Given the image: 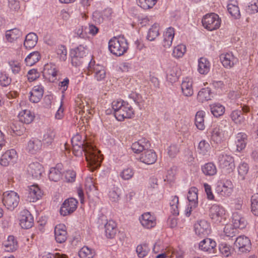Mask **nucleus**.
I'll use <instances>...</instances> for the list:
<instances>
[{
    "instance_id": "f257e3e1",
    "label": "nucleus",
    "mask_w": 258,
    "mask_h": 258,
    "mask_svg": "<svg viewBox=\"0 0 258 258\" xmlns=\"http://www.w3.org/2000/svg\"><path fill=\"white\" fill-rule=\"evenodd\" d=\"M73 153L76 156L85 154L88 162V167L90 171H94L97 168L96 158V146L94 144L86 142V145H72Z\"/></svg>"
},
{
    "instance_id": "f03ea898",
    "label": "nucleus",
    "mask_w": 258,
    "mask_h": 258,
    "mask_svg": "<svg viewBox=\"0 0 258 258\" xmlns=\"http://www.w3.org/2000/svg\"><path fill=\"white\" fill-rule=\"evenodd\" d=\"M114 111V116L120 121L125 119L133 118L135 115V110L133 107L126 101L121 99L114 100L111 104Z\"/></svg>"
},
{
    "instance_id": "7ed1b4c3",
    "label": "nucleus",
    "mask_w": 258,
    "mask_h": 258,
    "mask_svg": "<svg viewBox=\"0 0 258 258\" xmlns=\"http://www.w3.org/2000/svg\"><path fill=\"white\" fill-rule=\"evenodd\" d=\"M128 49V43L122 36L113 37L108 42V49L113 55L120 56L126 53Z\"/></svg>"
},
{
    "instance_id": "20e7f679",
    "label": "nucleus",
    "mask_w": 258,
    "mask_h": 258,
    "mask_svg": "<svg viewBox=\"0 0 258 258\" xmlns=\"http://www.w3.org/2000/svg\"><path fill=\"white\" fill-rule=\"evenodd\" d=\"M208 214L212 222L217 225L225 222L228 217L225 208L217 204H211L208 205Z\"/></svg>"
},
{
    "instance_id": "39448f33",
    "label": "nucleus",
    "mask_w": 258,
    "mask_h": 258,
    "mask_svg": "<svg viewBox=\"0 0 258 258\" xmlns=\"http://www.w3.org/2000/svg\"><path fill=\"white\" fill-rule=\"evenodd\" d=\"M98 223L104 225V235L107 239H113L118 232L117 224L113 220H107V217L103 214L98 219Z\"/></svg>"
},
{
    "instance_id": "423d86ee",
    "label": "nucleus",
    "mask_w": 258,
    "mask_h": 258,
    "mask_svg": "<svg viewBox=\"0 0 258 258\" xmlns=\"http://www.w3.org/2000/svg\"><path fill=\"white\" fill-rule=\"evenodd\" d=\"M227 129L228 127L222 123L213 125L211 133V141L219 144L227 140L229 137Z\"/></svg>"
},
{
    "instance_id": "0eeeda50",
    "label": "nucleus",
    "mask_w": 258,
    "mask_h": 258,
    "mask_svg": "<svg viewBox=\"0 0 258 258\" xmlns=\"http://www.w3.org/2000/svg\"><path fill=\"white\" fill-rule=\"evenodd\" d=\"M218 164L219 168L225 173H230L235 169L234 159L230 154L222 153L217 158Z\"/></svg>"
},
{
    "instance_id": "6e6552de",
    "label": "nucleus",
    "mask_w": 258,
    "mask_h": 258,
    "mask_svg": "<svg viewBox=\"0 0 258 258\" xmlns=\"http://www.w3.org/2000/svg\"><path fill=\"white\" fill-rule=\"evenodd\" d=\"M202 22L206 29L212 31L219 28L221 20L217 14L212 13L205 15L202 19Z\"/></svg>"
},
{
    "instance_id": "1a4fd4ad",
    "label": "nucleus",
    "mask_w": 258,
    "mask_h": 258,
    "mask_svg": "<svg viewBox=\"0 0 258 258\" xmlns=\"http://www.w3.org/2000/svg\"><path fill=\"white\" fill-rule=\"evenodd\" d=\"M234 189V185L230 179H222L217 182L215 188L216 192L220 196L223 197H230Z\"/></svg>"
},
{
    "instance_id": "9d476101",
    "label": "nucleus",
    "mask_w": 258,
    "mask_h": 258,
    "mask_svg": "<svg viewBox=\"0 0 258 258\" xmlns=\"http://www.w3.org/2000/svg\"><path fill=\"white\" fill-rule=\"evenodd\" d=\"M19 201L18 194L14 191H7L3 194V203L8 210H14L18 206Z\"/></svg>"
},
{
    "instance_id": "9b49d317",
    "label": "nucleus",
    "mask_w": 258,
    "mask_h": 258,
    "mask_svg": "<svg viewBox=\"0 0 258 258\" xmlns=\"http://www.w3.org/2000/svg\"><path fill=\"white\" fill-rule=\"evenodd\" d=\"M139 220L142 226L146 229H151L155 228L157 223L156 215L150 212L142 214Z\"/></svg>"
},
{
    "instance_id": "f8f14e48",
    "label": "nucleus",
    "mask_w": 258,
    "mask_h": 258,
    "mask_svg": "<svg viewBox=\"0 0 258 258\" xmlns=\"http://www.w3.org/2000/svg\"><path fill=\"white\" fill-rule=\"evenodd\" d=\"M219 58L223 67L226 69H232L239 63L238 58L231 52L223 53Z\"/></svg>"
},
{
    "instance_id": "ddd939ff",
    "label": "nucleus",
    "mask_w": 258,
    "mask_h": 258,
    "mask_svg": "<svg viewBox=\"0 0 258 258\" xmlns=\"http://www.w3.org/2000/svg\"><path fill=\"white\" fill-rule=\"evenodd\" d=\"M194 230L196 235L201 237L208 236L212 231L210 223L205 220L197 221L195 224Z\"/></svg>"
},
{
    "instance_id": "4468645a",
    "label": "nucleus",
    "mask_w": 258,
    "mask_h": 258,
    "mask_svg": "<svg viewBox=\"0 0 258 258\" xmlns=\"http://www.w3.org/2000/svg\"><path fill=\"white\" fill-rule=\"evenodd\" d=\"M234 245L238 251L241 253L248 252L251 248L250 239L245 235H240L237 237L235 241Z\"/></svg>"
},
{
    "instance_id": "2eb2a0df",
    "label": "nucleus",
    "mask_w": 258,
    "mask_h": 258,
    "mask_svg": "<svg viewBox=\"0 0 258 258\" xmlns=\"http://www.w3.org/2000/svg\"><path fill=\"white\" fill-rule=\"evenodd\" d=\"M74 33L79 38L86 39L88 38V34L94 36L97 33V27L93 24H89L88 27L79 26L75 29Z\"/></svg>"
},
{
    "instance_id": "dca6fc26",
    "label": "nucleus",
    "mask_w": 258,
    "mask_h": 258,
    "mask_svg": "<svg viewBox=\"0 0 258 258\" xmlns=\"http://www.w3.org/2000/svg\"><path fill=\"white\" fill-rule=\"evenodd\" d=\"M77 205L78 202L74 198H69L66 200L60 207V214L66 216L73 213L76 211Z\"/></svg>"
},
{
    "instance_id": "f3484780",
    "label": "nucleus",
    "mask_w": 258,
    "mask_h": 258,
    "mask_svg": "<svg viewBox=\"0 0 258 258\" xmlns=\"http://www.w3.org/2000/svg\"><path fill=\"white\" fill-rule=\"evenodd\" d=\"M157 159V155L156 152L152 150H145L141 153L137 160L146 165H152L156 162Z\"/></svg>"
},
{
    "instance_id": "a211bd4d",
    "label": "nucleus",
    "mask_w": 258,
    "mask_h": 258,
    "mask_svg": "<svg viewBox=\"0 0 258 258\" xmlns=\"http://www.w3.org/2000/svg\"><path fill=\"white\" fill-rule=\"evenodd\" d=\"M17 157V153L15 149L8 150L2 155L0 159V164L3 166H8L10 164H14Z\"/></svg>"
},
{
    "instance_id": "6ab92c4d",
    "label": "nucleus",
    "mask_w": 258,
    "mask_h": 258,
    "mask_svg": "<svg viewBox=\"0 0 258 258\" xmlns=\"http://www.w3.org/2000/svg\"><path fill=\"white\" fill-rule=\"evenodd\" d=\"M184 253L180 249L172 247H167L161 253L156 256L155 258H183Z\"/></svg>"
},
{
    "instance_id": "aec40b11",
    "label": "nucleus",
    "mask_w": 258,
    "mask_h": 258,
    "mask_svg": "<svg viewBox=\"0 0 258 258\" xmlns=\"http://www.w3.org/2000/svg\"><path fill=\"white\" fill-rule=\"evenodd\" d=\"M216 241L211 238H206L201 241L199 243V249L208 253H215L216 252Z\"/></svg>"
},
{
    "instance_id": "412c9836",
    "label": "nucleus",
    "mask_w": 258,
    "mask_h": 258,
    "mask_svg": "<svg viewBox=\"0 0 258 258\" xmlns=\"http://www.w3.org/2000/svg\"><path fill=\"white\" fill-rule=\"evenodd\" d=\"M33 223V217L29 211L23 210L21 212L20 225L22 228L29 229L32 227Z\"/></svg>"
},
{
    "instance_id": "4be33fe9",
    "label": "nucleus",
    "mask_w": 258,
    "mask_h": 258,
    "mask_svg": "<svg viewBox=\"0 0 258 258\" xmlns=\"http://www.w3.org/2000/svg\"><path fill=\"white\" fill-rule=\"evenodd\" d=\"M121 190L119 187L113 184L108 188L107 196L109 201L112 203H117L120 200Z\"/></svg>"
},
{
    "instance_id": "5701e85b",
    "label": "nucleus",
    "mask_w": 258,
    "mask_h": 258,
    "mask_svg": "<svg viewBox=\"0 0 258 258\" xmlns=\"http://www.w3.org/2000/svg\"><path fill=\"white\" fill-rule=\"evenodd\" d=\"M180 75V70L176 64L170 66L166 71V79L170 83L173 84L177 82Z\"/></svg>"
},
{
    "instance_id": "b1692460",
    "label": "nucleus",
    "mask_w": 258,
    "mask_h": 258,
    "mask_svg": "<svg viewBox=\"0 0 258 258\" xmlns=\"http://www.w3.org/2000/svg\"><path fill=\"white\" fill-rule=\"evenodd\" d=\"M193 80L191 78H184L181 84L182 94L186 97L191 96L194 94Z\"/></svg>"
},
{
    "instance_id": "393cba45",
    "label": "nucleus",
    "mask_w": 258,
    "mask_h": 258,
    "mask_svg": "<svg viewBox=\"0 0 258 258\" xmlns=\"http://www.w3.org/2000/svg\"><path fill=\"white\" fill-rule=\"evenodd\" d=\"M54 236L58 243H61L66 241L68 234L66 227L64 224H60L55 227Z\"/></svg>"
},
{
    "instance_id": "a878e982",
    "label": "nucleus",
    "mask_w": 258,
    "mask_h": 258,
    "mask_svg": "<svg viewBox=\"0 0 258 258\" xmlns=\"http://www.w3.org/2000/svg\"><path fill=\"white\" fill-rule=\"evenodd\" d=\"M43 193L37 185H32L29 187L27 200L30 202H35L39 200Z\"/></svg>"
},
{
    "instance_id": "bb28decb",
    "label": "nucleus",
    "mask_w": 258,
    "mask_h": 258,
    "mask_svg": "<svg viewBox=\"0 0 258 258\" xmlns=\"http://www.w3.org/2000/svg\"><path fill=\"white\" fill-rule=\"evenodd\" d=\"M232 223L236 228L244 229L247 225V221L240 212H233L232 217Z\"/></svg>"
},
{
    "instance_id": "cd10ccee",
    "label": "nucleus",
    "mask_w": 258,
    "mask_h": 258,
    "mask_svg": "<svg viewBox=\"0 0 258 258\" xmlns=\"http://www.w3.org/2000/svg\"><path fill=\"white\" fill-rule=\"evenodd\" d=\"M43 87L41 85H36L33 87L30 92L29 100L33 103L40 101L43 95Z\"/></svg>"
},
{
    "instance_id": "c85d7f7f",
    "label": "nucleus",
    "mask_w": 258,
    "mask_h": 258,
    "mask_svg": "<svg viewBox=\"0 0 258 258\" xmlns=\"http://www.w3.org/2000/svg\"><path fill=\"white\" fill-rule=\"evenodd\" d=\"M175 35V30L172 27H169L166 29L163 33L162 45L165 48H169L172 44Z\"/></svg>"
},
{
    "instance_id": "c756f323",
    "label": "nucleus",
    "mask_w": 258,
    "mask_h": 258,
    "mask_svg": "<svg viewBox=\"0 0 258 258\" xmlns=\"http://www.w3.org/2000/svg\"><path fill=\"white\" fill-rule=\"evenodd\" d=\"M28 171L34 178H39L44 172V168L39 163L33 162L29 165Z\"/></svg>"
},
{
    "instance_id": "7c9ffc66",
    "label": "nucleus",
    "mask_w": 258,
    "mask_h": 258,
    "mask_svg": "<svg viewBox=\"0 0 258 258\" xmlns=\"http://www.w3.org/2000/svg\"><path fill=\"white\" fill-rule=\"evenodd\" d=\"M62 166L61 164H57L55 167L50 169L48 177L50 180L57 182L61 178L62 175Z\"/></svg>"
},
{
    "instance_id": "2f4dec72",
    "label": "nucleus",
    "mask_w": 258,
    "mask_h": 258,
    "mask_svg": "<svg viewBox=\"0 0 258 258\" xmlns=\"http://www.w3.org/2000/svg\"><path fill=\"white\" fill-rule=\"evenodd\" d=\"M211 63L206 57H201L198 59V71L202 75L207 74L210 70Z\"/></svg>"
},
{
    "instance_id": "473e14b6",
    "label": "nucleus",
    "mask_w": 258,
    "mask_h": 258,
    "mask_svg": "<svg viewBox=\"0 0 258 258\" xmlns=\"http://www.w3.org/2000/svg\"><path fill=\"white\" fill-rule=\"evenodd\" d=\"M148 144L147 140L143 138L133 143L131 149L135 153H142L148 147Z\"/></svg>"
},
{
    "instance_id": "72a5a7b5",
    "label": "nucleus",
    "mask_w": 258,
    "mask_h": 258,
    "mask_svg": "<svg viewBox=\"0 0 258 258\" xmlns=\"http://www.w3.org/2000/svg\"><path fill=\"white\" fill-rule=\"evenodd\" d=\"M58 70L54 64L47 63L44 67V74L49 79L52 81L55 80L57 75Z\"/></svg>"
},
{
    "instance_id": "f704fd0d",
    "label": "nucleus",
    "mask_w": 258,
    "mask_h": 258,
    "mask_svg": "<svg viewBox=\"0 0 258 258\" xmlns=\"http://www.w3.org/2000/svg\"><path fill=\"white\" fill-rule=\"evenodd\" d=\"M24 131V127L19 121H13L10 125L9 132L12 136H21Z\"/></svg>"
},
{
    "instance_id": "c9c22d12",
    "label": "nucleus",
    "mask_w": 258,
    "mask_h": 258,
    "mask_svg": "<svg viewBox=\"0 0 258 258\" xmlns=\"http://www.w3.org/2000/svg\"><path fill=\"white\" fill-rule=\"evenodd\" d=\"M235 144L236 150L238 152L242 151L247 144V135L244 133H239L236 136Z\"/></svg>"
},
{
    "instance_id": "e433bc0d",
    "label": "nucleus",
    "mask_w": 258,
    "mask_h": 258,
    "mask_svg": "<svg viewBox=\"0 0 258 258\" xmlns=\"http://www.w3.org/2000/svg\"><path fill=\"white\" fill-rule=\"evenodd\" d=\"M3 245L7 251L13 252L18 248V242L14 236L10 235L3 243Z\"/></svg>"
},
{
    "instance_id": "4c0bfd02",
    "label": "nucleus",
    "mask_w": 258,
    "mask_h": 258,
    "mask_svg": "<svg viewBox=\"0 0 258 258\" xmlns=\"http://www.w3.org/2000/svg\"><path fill=\"white\" fill-rule=\"evenodd\" d=\"M206 112L204 110L198 111L195 115V124L198 129L203 131L205 129V118Z\"/></svg>"
},
{
    "instance_id": "58836bf2",
    "label": "nucleus",
    "mask_w": 258,
    "mask_h": 258,
    "mask_svg": "<svg viewBox=\"0 0 258 258\" xmlns=\"http://www.w3.org/2000/svg\"><path fill=\"white\" fill-rule=\"evenodd\" d=\"M18 117L20 122L26 124H29L33 120L35 116L34 114L30 110L25 109L19 113Z\"/></svg>"
},
{
    "instance_id": "ea45409f",
    "label": "nucleus",
    "mask_w": 258,
    "mask_h": 258,
    "mask_svg": "<svg viewBox=\"0 0 258 258\" xmlns=\"http://www.w3.org/2000/svg\"><path fill=\"white\" fill-rule=\"evenodd\" d=\"M22 36V32L17 28H14L6 32V39L11 43L16 41L18 38Z\"/></svg>"
},
{
    "instance_id": "a19ab883",
    "label": "nucleus",
    "mask_w": 258,
    "mask_h": 258,
    "mask_svg": "<svg viewBox=\"0 0 258 258\" xmlns=\"http://www.w3.org/2000/svg\"><path fill=\"white\" fill-rule=\"evenodd\" d=\"M209 106L212 114L216 117H220L225 113L224 106L219 103H213L211 104Z\"/></svg>"
},
{
    "instance_id": "79ce46f5",
    "label": "nucleus",
    "mask_w": 258,
    "mask_h": 258,
    "mask_svg": "<svg viewBox=\"0 0 258 258\" xmlns=\"http://www.w3.org/2000/svg\"><path fill=\"white\" fill-rule=\"evenodd\" d=\"M230 117L232 121L237 125H241L245 120V117L241 113V111L238 109L233 110L230 114Z\"/></svg>"
},
{
    "instance_id": "37998d69",
    "label": "nucleus",
    "mask_w": 258,
    "mask_h": 258,
    "mask_svg": "<svg viewBox=\"0 0 258 258\" xmlns=\"http://www.w3.org/2000/svg\"><path fill=\"white\" fill-rule=\"evenodd\" d=\"M38 40V37L34 33H30L25 37L24 45L27 49H31L36 44Z\"/></svg>"
},
{
    "instance_id": "c03bdc74",
    "label": "nucleus",
    "mask_w": 258,
    "mask_h": 258,
    "mask_svg": "<svg viewBox=\"0 0 258 258\" xmlns=\"http://www.w3.org/2000/svg\"><path fill=\"white\" fill-rule=\"evenodd\" d=\"M212 98V92L210 88L207 87L202 88L198 92L197 99L199 102H204L210 100Z\"/></svg>"
},
{
    "instance_id": "a18cd8bd",
    "label": "nucleus",
    "mask_w": 258,
    "mask_h": 258,
    "mask_svg": "<svg viewBox=\"0 0 258 258\" xmlns=\"http://www.w3.org/2000/svg\"><path fill=\"white\" fill-rule=\"evenodd\" d=\"M95 180L93 177H88L85 181V188L86 193L90 197L91 195H94L97 189Z\"/></svg>"
},
{
    "instance_id": "49530a36",
    "label": "nucleus",
    "mask_w": 258,
    "mask_h": 258,
    "mask_svg": "<svg viewBox=\"0 0 258 258\" xmlns=\"http://www.w3.org/2000/svg\"><path fill=\"white\" fill-rule=\"evenodd\" d=\"M159 30V25L157 23L154 24L148 30L147 39L150 41L155 40L160 34Z\"/></svg>"
},
{
    "instance_id": "de8ad7c7",
    "label": "nucleus",
    "mask_w": 258,
    "mask_h": 258,
    "mask_svg": "<svg viewBox=\"0 0 258 258\" xmlns=\"http://www.w3.org/2000/svg\"><path fill=\"white\" fill-rule=\"evenodd\" d=\"M202 171L207 176L215 175L217 172L216 165L212 162L206 163L202 166Z\"/></svg>"
},
{
    "instance_id": "09e8293b",
    "label": "nucleus",
    "mask_w": 258,
    "mask_h": 258,
    "mask_svg": "<svg viewBox=\"0 0 258 258\" xmlns=\"http://www.w3.org/2000/svg\"><path fill=\"white\" fill-rule=\"evenodd\" d=\"M169 205L171 213L177 216L179 213V198L177 196H172L170 200Z\"/></svg>"
},
{
    "instance_id": "8fccbe9b",
    "label": "nucleus",
    "mask_w": 258,
    "mask_h": 258,
    "mask_svg": "<svg viewBox=\"0 0 258 258\" xmlns=\"http://www.w3.org/2000/svg\"><path fill=\"white\" fill-rule=\"evenodd\" d=\"M135 170L131 167L124 168L119 174V176L123 180H129L134 176Z\"/></svg>"
},
{
    "instance_id": "3c124183",
    "label": "nucleus",
    "mask_w": 258,
    "mask_h": 258,
    "mask_svg": "<svg viewBox=\"0 0 258 258\" xmlns=\"http://www.w3.org/2000/svg\"><path fill=\"white\" fill-rule=\"evenodd\" d=\"M40 54L38 51H34L30 53L25 58L26 65L32 66L39 61L40 58Z\"/></svg>"
},
{
    "instance_id": "603ef678",
    "label": "nucleus",
    "mask_w": 258,
    "mask_h": 258,
    "mask_svg": "<svg viewBox=\"0 0 258 258\" xmlns=\"http://www.w3.org/2000/svg\"><path fill=\"white\" fill-rule=\"evenodd\" d=\"M150 249L146 243L139 244L136 248V252L139 257L144 258L147 256L149 252Z\"/></svg>"
},
{
    "instance_id": "864d4df0",
    "label": "nucleus",
    "mask_w": 258,
    "mask_h": 258,
    "mask_svg": "<svg viewBox=\"0 0 258 258\" xmlns=\"http://www.w3.org/2000/svg\"><path fill=\"white\" fill-rule=\"evenodd\" d=\"M128 97L135 102L140 109L144 107L145 100L140 94L133 92L129 94Z\"/></svg>"
},
{
    "instance_id": "5fc2aeb1",
    "label": "nucleus",
    "mask_w": 258,
    "mask_h": 258,
    "mask_svg": "<svg viewBox=\"0 0 258 258\" xmlns=\"http://www.w3.org/2000/svg\"><path fill=\"white\" fill-rule=\"evenodd\" d=\"M41 147V143L38 140H30L27 147V150L31 154H35L39 151Z\"/></svg>"
},
{
    "instance_id": "6e6d98bb",
    "label": "nucleus",
    "mask_w": 258,
    "mask_h": 258,
    "mask_svg": "<svg viewBox=\"0 0 258 258\" xmlns=\"http://www.w3.org/2000/svg\"><path fill=\"white\" fill-rule=\"evenodd\" d=\"M186 51V46L183 44H180L173 48L172 55L176 58H181L184 55Z\"/></svg>"
},
{
    "instance_id": "4d7b16f0",
    "label": "nucleus",
    "mask_w": 258,
    "mask_h": 258,
    "mask_svg": "<svg viewBox=\"0 0 258 258\" xmlns=\"http://www.w3.org/2000/svg\"><path fill=\"white\" fill-rule=\"evenodd\" d=\"M198 189L196 187H190L187 192V199L188 203H196L198 202Z\"/></svg>"
},
{
    "instance_id": "13d9d810",
    "label": "nucleus",
    "mask_w": 258,
    "mask_h": 258,
    "mask_svg": "<svg viewBox=\"0 0 258 258\" xmlns=\"http://www.w3.org/2000/svg\"><path fill=\"white\" fill-rule=\"evenodd\" d=\"M158 0H137L139 6L144 10H148L153 8Z\"/></svg>"
},
{
    "instance_id": "bf43d9fd",
    "label": "nucleus",
    "mask_w": 258,
    "mask_h": 258,
    "mask_svg": "<svg viewBox=\"0 0 258 258\" xmlns=\"http://www.w3.org/2000/svg\"><path fill=\"white\" fill-rule=\"evenodd\" d=\"M219 249L220 253L224 257L229 256L233 252L232 247L225 243L220 244Z\"/></svg>"
},
{
    "instance_id": "052dcab7",
    "label": "nucleus",
    "mask_w": 258,
    "mask_h": 258,
    "mask_svg": "<svg viewBox=\"0 0 258 258\" xmlns=\"http://www.w3.org/2000/svg\"><path fill=\"white\" fill-rule=\"evenodd\" d=\"M210 144L206 140L201 141L198 147V151L203 155L207 154L210 150Z\"/></svg>"
},
{
    "instance_id": "680f3d73",
    "label": "nucleus",
    "mask_w": 258,
    "mask_h": 258,
    "mask_svg": "<svg viewBox=\"0 0 258 258\" xmlns=\"http://www.w3.org/2000/svg\"><path fill=\"white\" fill-rule=\"evenodd\" d=\"M237 170L238 175L240 176L241 178L243 180L245 179V176L248 172V165L244 162H241L238 165Z\"/></svg>"
},
{
    "instance_id": "e2e57ef3",
    "label": "nucleus",
    "mask_w": 258,
    "mask_h": 258,
    "mask_svg": "<svg viewBox=\"0 0 258 258\" xmlns=\"http://www.w3.org/2000/svg\"><path fill=\"white\" fill-rule=\"evenodd\" d=\"M87 47L84 44H80L78 47L72 49L70 52L84 58L86 55Z\"/></svg>"
},
{
    "instance_id": "0e129e2a",
    "label": "nucleus",
    "mask_w": 258,
    "mask_h": 258,
    "mask_svg": "<svg viewBox=\"0 0 258 258\" xmlns=\"http://www.w3.org/2000/svg\"><path fill=\"white\" fill-rule=\"evenodd\" d=\"M175 179L176 177L175 171L172 169L168 170L164 177V181L170 185H172L174 183Z\"/></svg>"
},
{
    "instance_id": "69168bd1",
    "label": "nucleus",
    "mask_w": 258,
    "mask_h": 258,
    "mask_svg": "<svg viewBox=\"0 0 258 258\" xmlns=\"http://www.w3.org/2000/svg\"><path fill=\"white\" fill-rule=\"evenodd\" d=\"M199 203H188L186 205L185 209L184 214L187 217H189L191 215H194L195 217V210L197 208Z\"/></svg>"
},
{
    "instance_id": "338daca9",
    "label": "nucleus",
    "mask_w": 258,
    "mask_h": 258,
    "mask_svg": "<svg viewBox=\"0 0 258 258\" xmlns=\"http://www.w3.org/2000/svg\"><path fill=\"white\" fill-rule=\"evenodd\" d=\"M94 252L87 246H84L79 251V255L81 258H92Z\"/></svg>"
},
{
    "instance_id": "774afa93",
    "label": "nucleus",
    "mask_w": 258,
    "mask_h": 258,
    "mask_svg": "<svg viewBox=\"0 0 258 258\" xmlns=\"http://www.w3.org/2000/svg\"><path fill=\"white\" fill-rule=\"evenodd\" d=\"M227 10L229 13L233 17L237 18L240 16L238 7L236 4L229 3L227 5Z\"/></svg>"
}]
</instances>
